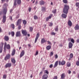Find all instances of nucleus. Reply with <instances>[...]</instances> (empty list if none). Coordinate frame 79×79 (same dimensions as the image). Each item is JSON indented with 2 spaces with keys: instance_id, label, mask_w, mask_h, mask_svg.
<instances>
[{
  "instance_id": "1",
  "label": "nucleus",
  "mask_w": 79,
  "mask_h": 79,
  "mask_svg": "<svg viewBox=\"0 0 79 79\" xmlns=\"http://www.w3.org/2000/svg\"><path fill=\"white\" fill-rule=\"evenodd\" d=\"M69 10V6L66 4L64 5V7L63 9V12L64 13L67 15L68 13V10Z\"/></svg>"
},
{
  "instance_id": "2",
  "label": "nucleus",
  "mask_w": 79,
  "mask_h": 79,
  "mask_svg": "<svg viewBox=\"0 0 79 79\" xmlns=\"http://www.w3.org/2000/svg\"><path fill=\"white\" fill-rule=\"evenodd\" d=\"M10 58V54H7L6 56L4 58L5 60H6V61L7 60H8V59H9Z\"/></svg>"
},
{
  "instance_id": "3",
  "label": "nucleus",
  "mask_w": 79,
  "mask_h": 79,
  "mask_svg": "<svg viewBox=\"0 0 79 79\" xmlns=\"http://www.w3.org/2000/svg\"><path fill=\"white\" fill-rule=\"evenodd\" d=\"M59 65H64L65 64V61L62 60L61 62V61H59Z\"/></svg>"
},
{
  "instance_id": "4",
  "label": "nucleus",
  "mask_w": 79,
  "mask_h": 79,
  "mask_svg": "<svg viewBox=\"0 0 79 79\" xmlns=\"http://www.w3.org/2000/svg\"><path fill=\"white\" fill-rule=\"evenodd\" d=\"M11 66V63H8L6 64L5 68H10Z\"/></svg>"
},
{
  "instance_id": "5",
  "label": "nucleus",
  "mask_w": 79,
  "mask_h": 79,
  "mask_svg": "<svg viewBox=\"0 0 79 79\" xmlns=\"http://www.w3.org/2000/svg\"><path fill=\"white\" fill-rule=\"evenodd\" d=\"M3 14L5 15H6V12H7V9L6 7L5 8L3 9Z\"/></svg>"
},
{
  "instance_id": "6",
  "label": "nucleus",
  "mask_w": 79,
  "mask_h": 79,
  "mask_svg": "<svg viewBox=\"0 0 79 79\" xmlns=\"http://www.w3.org/2000/svg\"><path fill=\"white\" fill-rule=\"evenodd\" d=\"M39 33H38L36 36V37L35 39V43H36V42L37 41V40L38 39H39Z\"/></svg>"
},
{
  "instance_id": "7",
  "label": "nucleus",
  "mask_w": 79,
  "mask_h": 79,
  "mask_svg": "<svg viewBox=\"0 0 79 79\" xmlns=\"http://www.w3.org/2000/svg\"><path fill=\"white\" fill-rule=\"evenodd\" d=\"M48 75L47 74L44 75L42 77V79H47Z\"/></svg>"
},
{
  "instance_id": "8",
  "label": "nucleus",
  "mask_w": 79,
  "mask_h": 79,
  "mask_svg": "<svg viewBox=\"0 0 79 79\" xmlns=\"http://www.w3.org/2000/svg\"><path fill=\"white\" fill-rule=\"evenodd\" d=\"M22 33L24 35H26L27 34V32L26 30H22Z\"/></svg>"
},
{
  "instance_id": "9",
  "label": "nucleus",
  "mask_w": 79,
  "mask_h": 79,
  "mask_svg": "<svg viewBox=\"0 0 79 79\" xmlns=\"http://www.w3.org/2000/svg\"><path fill=\"white\" fill-rule=\"evenodd\" d=\"M2 22L3 23L6 22V15H4L3 17V20Z\"/></svg>"
},
{
  "instance_id": "10",
  "label": "nucleus",
  "mask_w": 79,
  "mask_h": 79,
  "mask_svg": "<svg viewBox=\"0 0 79 79\" xmlns=\"http://www.w3.org/2000/svg\"><path fill=\"white\" fill-rule=\"evenodd\" d=\"M73 45V43H71V42H69V48H72Z\"/></svg>"
},
{
  "instance_id": "11",
  "label": "nucleus",
  "mask_w": 79,
  "mask_h": 79,
  "mask_svg": "<svg viewBox=\"0 0 79 79\" xmlns=\"http://www.w3.org/2000/svg\"><path fill=\"white\" fill-rule=\"evenodd\" d=\"M75 29L76 30H78V29H79V25H78V24H77L75 26Z\"/></svg>"
},
{
  "instance_id": "12",
  "label": "nucleus",
  "mask_w": 79,
  "mask_h": 79,
  "mask_svg": "<svg viewBox=\"0 0 79 79\" xmlns=\"http://www.w3.org/2000/svg\"><path fill=\"white\" fill-rule=\"evenodd\" d=\"M61 17L63 18H66V17H67V14H63L61 15Z\"/></svg>"
},
{
  "instance_id": "13",
  "label": "nucleus",
  "mask_w": 79,
  "mask_h": 79,
  "mask_svg": "<svg viewBox=\"0 0 79 79\" xmlns=\"http://www.w3.org/2000/svg\"><path fill=\"white\" fill-rule=\"evenodd\" d=\"M16 37H19V36H21V33H20V31H18L17 32L16 34Z\"/></svg>"
},
{
  "instance_id": "14",
  "label": "nucleus",
  "mask_w": 79,
  "mask_h": 79,
  "mask_svg": "<svg viewBox=\"0 0 79 79\" xmlns=\"http://www.w3.org/2000/svg\"><path fill=\"white\" fill-rule=\"evenodd\" d=\"M24 55V51L23 50L22 51V52L20 54V58L22 57V56H23Z\"/></svg>"
},
{
  "instance_id": "15",
  "label": "nucleus",
  "mask_w": 79,
  "mask_h": 79,
  "mask_svg": "<svg viewBox=\"0 0 79 79\" xmlns=\"http://www.w3.org/2000/svg\"><path fill=\"white\" fill-rule=\"evenodd\" d=\"M4 40H6V41H8V40H9V37L8 36H5L4 37Z\"/></svg>"
},
{
  "instance_id": "16",
  "label": "nucleus",
  "mask_w": 79,
  "mask_h": 79,
  "mask_svg": "<svg viewBox=\"0 0 79 79\" xmlns=\"http://www.w3.org/2000/svg\"><path fill=\"white\" fill-rule=\"evenodd\" d=\"M21 23V19H19L17 23V26H18L19 24H20Z\"/></svg>"
},
{
  "instance_id": "17",
  "label": "nucleus",
  "mask_w": 79,
  "mask_h": 79,
  "mask_svg": "<svg viewBox=\"0 0 79 79\" xmlns=\"http://www.w3.org/2000/svg\"><path fill=\"white\" fill-rule=\"evenodd\" d=\"M11 61L12 63H14V64H15V63H16V60H15V59H14V58H11Z\"/></svg>"
},
{
  "instance_id": "18",
  "label": "nucleus",
  "mask_w": 79,
  "mask_h": 79,
  "mask_svg": "<svg viewBox=\"0 0 79 79\" xmlns=\"http://www.w3.org/2000/svg\"><path fill=\"white\" fill-rule=\"evenodd\" d=\"M58 61H56L54 64V68H56L57 66H58Z\"/></svg>"
},
{
  "instance_id": "19",
  "label": "nucleus",
  "mask_w": 79,
  "mask_h": 79,
  "mask_svg": "<svg viewBox=\"0 0 79 79\" xmlns=\"http://www.w3.org/2000/svg\"><path fill=\"white\" fill-rule=\"evenodd\" d=\"M68 24L69 26H72V22L70 20H69L68 22Z\"/></svg>"
},
{
  "instance_id": "20",
  "label": "nucleus",
  "mask_w": 79,
  "mask_h": 79,
  "mask_svg": "<svg viewBox=\"0 0 79 79\" xmlns=\"http://www.w3.org/2000/svg\"><path fill=\"white\" fill-rule=\"evenodd\" d=\"M46 48L47 50H49L51 48H52V46H48Z\"/></svg>"
},
{
  "instance_id": "21",
  "label": "nucleus",
  "mask_w": 79,
  "mask_h": 79,
  "mask_svg": "<svg viewBox=\"0 0 79 79\" xmlns=\"http://www.w3.org/2000/svg\"><path fill=\"white\" fill-rule=\"evenodd\" d=\"M40 5H44V2L43 1H41L39 2Z\"/></svg>"
},
{
  "instance_id": "22",
  "label": "nucleus",
  "mask_w": 79,
  "mask_h": 79,
  "mask_svg": "<svg viewBox=\"0 0 79 79\" xmlns=\"http://www.w3.org/2000/svg\"><path fill=\"white\" fill-rule=\"evenodd\" d=\"M47 42V41H45V39L44 38H43L41 40V44H43V43H44V42Z\"/></svg>"
},
{
  "instance_id": "23",
  "label": "nucleus",
  "mask_w": 79,
  "mask_h": 79,
  "mask_svg": "<svg viewBox=\"0 0 79 79\" xmlns=\"http://www.w3.org/2000/svg\"><path fill=\"white\" fill-rule=\"evenodd\" d=\"M15 49H13L12 53V56H13L15 55Z\"/></svg>"
},
{
  "instance_id": "24",
  "label": "nucleus",
  "mask_w": 79,
  "mask_h": 79,
  "mask_svg": "<svg viewBox=\"0 0 79 79\" xmlns=\"http://www.w3.org/2000/svg\"><path fill=\"white\" fill-rule=\"evenodd\" d=\"M73 53H71L70 54V57L69 59V60H70L71 58H73Z\"/></svg>"
},
{
  "instance_id": "25",
  "label": "nucleus",
  "mask_w": 79,
  "mask_h": 79,
  "mask_svg": "<svg viewBox=\"0 0 79 79\" xmlns=\"http://www.w3.org/2000/svg\"><path fill=\"white\" fill-rule=\"evenodd\" d=\"M21 3V0H17V3L18 5H20Z\"/></svg>"
},
{
  "instance_id": "26",
  "label": "nucleus",
  "mask_w": 79,
  "mask_h": 79,
  "mask_svg": "<svg viewBox=\"0 0 79 79\" xmlns=\"http://www.w3.org/2000/svg\"><path fill=\"white\" fill-rule=\"evenodd\" d=\"M64 74L63 73L61 74V78H62V79H64Z\"/></svg>"
},
{
  "instance_id": "27",
  "label": "nucleus",
  "mask_w": 79,
  "mask_h": 79,
  "mask_svg": "<svg viewBox=\"0 0 79 79\" xmlns=\"http://www.w3.org/2000/svg\"><path fill=\"white\" fill-rule=\"evenodd\" d=\"M11 28H12L13 29H15V25L13 24H11Z\"/></svg>"
},
{
  "instance_id": "28",
  "label": "nucleus",
  "mask_w": 79,
  "mask_h": 79,
  "mask_svg": "<svg viewBox=\"0 0 79 79\" xmlns=\"http://www.w3.org/2000/svg\"><path fill=\"white\" fill-rule=\"evenodd\" d=\"M44 73L45 74H48L49 73L48 72V71H47V70H45L44 72Z\"/></svg>"
},
{
  "instance_id": "29",
  "label": "nucleus",
  "mask_w": 79,
  "mask_h": 79,
  "mask_svg": "<svg viewBox=\"0 0 79 79\" xmlns=\"http://www.w3.org/2000/svg\"><path fill=\"white\" fill-rule=\"evenodd\" d=\"M6 47L8 49H10V44H8Z\"/></svg>"
},
{
  "instance_id": "30",
  "label": "nucleus",
  "mask_w": 79,
  "mask_h": 79,
  "mask_svg": "<svg viewBox=\"0 0 79 79\" xmlns=\"http://www.w3.org/2000/svg\"><path fill=\"white\" fill-rule=\"evenodd\" d=\"M33 30V27H29V31L30 32H32Z\"/></svg>"
},
{
  "instance_id": "31",
  "label": "nucleus",
  "mask_w": 79,
  "mask_h": 79,
  "mask_svg": "<svg viewBox=\"0 0 79 79\" xmlns=\"http://www.w3.org/2000/svg\"><path fill=\"white\" fill-rule=\"evenodd\" d=\"M67 66L68 67H70V66H71V63L68 62L67 64Z\"/></svg>"
},
{
  "instance_id": "32",
  "label": "nucleus",
  "mask_w": 79,
  "mask_h": 79,
  "mask_svg": "<svg viewBox=\"0 0 79 79\" xmlns=\"http://www.w3.org/2000/svg\"><path fill=\"white\" fill-rule=\"evenodd\" d=\"M11 35L12 37H14L15 35V32L13 31L11 32Z\"/></svg>"
},
{
  "instance_id": "33",
  "label": "nucleus",
  "mask_w": 79,
  "mask_h": 79,
  "mask_svg": "<svg viewBox=\"0 0 79 79\" xmlns=\"http://www.w3.org/2000/svg\"><path fill=\"white\" fill-rule=\"evenodd\" d=\"M42 10L43 11H45V8L44 7H42Z\"/></svg>"
},
{
  "instance_id": "34",
  "label": "nucleus",
  "mask_w": 79,
  "mask_h": 79,
  "mask_svg": "<svg viewBox=\"0 0 79 79\" xmlns=\"http://www.w3.org/2000/svg\"><path fill=\"white\" fill-rule=\"evenodd\" d=\"M34 19H38V17H37L36 15H35L34 16Z\"/></svg>"
},
{
  "instance_id": "35",
  "label": "nucleus",
  "mask_w": 79,
  "mask_h": 79,
  "mask_svg": "<svg viewBox=\"0 0 79 79\" xmlns=\"http://www.w3.org/2000/svg\"><path fill=\"white\" fill-rule=\"evenodd\" d=\"M23 24H24V25H25V24H26V23H27L26 21L25 20H23Z\"/></svg>"
},
{
  "instance_id": "36",
  "label": "nucleus",
  "mask_w": 79,
  "mask_h": 79,
  "mask_svg": "<svg viewBox=\"0 0 79 79\" xmlns=\"http://www.w3.org/2000/svg\"><path fill=\"white\" fill-rule=\"evenodd\" d=\"M18 0H15L14 1V6H16L17 5L16 2H17V1Z\"/></svg>"
},
{
  "instance_id": "37",
  "label": "nucleus",
  "mask_w": 79,
  "mask_h": 79,
  "mask_svg": "<svg viewBox=\"0 0 79 79\" xmlns=\"http://www.w3.org/2000/svg\"><path fill=\"white\" fill-rule=\"evenodd\" d=\"M3 51V48L0 47V53H2V51Z\"/></svg>"
},
{
  "instance_id": "38",
  "label": "nucleus",
  "mask_w": 79,
  "mask_h": 79,
  "mask_svg": "<svg viewBox=\"0 0 79 79\" xmlns=\"http://www.w3.org/2000/svg\"><path fill=\"white\" fill-rule=\"evenodd\" d=\"M63 2L64 3H68V1L67 0H63Z\"/></svg>"
},
{
  "instance_id": "39",
  "label": "nucleus",
  "mask_w": 79,
  "mask_h": 79,
  "mask_svg": "<svg viewBox=\"0 0 79 79\" xmlns=\"http://www.w3.org/2000/svg\"><path fill=\"white\" fill-rule=\"evenodd\" d=\"M1 46L0 47H2V48H3L4 44L3 43V42H1Z\"/></svg>"
},
{
  "instance_id": "40",
  "label": "nucleus",
  "mask_w": 79,
  "mask_h": 79,
  "mask_svg": "<svg viewBox=\"0 0 79 79\" xmlns=\"http://www.w3.org/2000/svg\"><path fill=\"white\" fill-rule=\"evenodd\" d=\"M71 42H72L73 44H74V40L72 38V39L71 40Z\"/></svg>"
},
{
  "instance_id": "41",
  "label": "nucleus",
  "mask_w": 79,
  "mask_h": 79,
  "mask_svg": "<svg viewBox=\"0 0 79 79\" xmlns=\"http://www.w3.org/2000/svg\"><path fill=\"white\" fill-rule=\"evenodd\" d=\"M56 9H55L52 11L53 13H56Z\"/></svg>"
},
{
  "instance_id": "42",
  "label": "nucleus",
  "mask_w": 79,
  "mask_h": 79,
  "mask_svg": "<svg viewBox=\"0 0 79 79\" xmlns=\"http://www.w3.org/2000/svg\"><path fill=\"white\" fill-rule=\"evenodd\" d=\"M6 76H7L6 74L4 75H3V78H4V79H6Z\"/></svg>"
},
{
  "instance_id": "43",
  "label": "nucleus",
  "mask_w": 79,
  "mask_h": 79,
  "mask_svg": "<svg viewBox=\"0 0 79 79\" xmlns=\"http://www.w3.org/2000/svg\"><path fill=\"white\" fill-rule=\"evenodd\" d=\"M58 26H57L56 27V28L55 29V30L56 31H58Z\"/></svg>"
},
{
  "instance_id": "44",
  "label": "nucleus",
  "mask_w": 79,
  "mask_h": 79,
  "mask_svg": "<svg viewBox=\"0 0 79 79\" xmlns=\"http://www.w3.org/2000/svg\"><path fill=\"white\" fill-rule=\"evenodd\" d=\"M6 3H5L3 6V8H6Z\"/></svg>"
},
{
  "instance_id": "45",
  "label": "nucleus",
  "mask_w": 79,
  "mask_h": 79,
  "mask_svg": "<svg viewBox=\"0 0 79 79\" xmlns=\"http://www.w3.org/2000/svg\"><path fill=\"white\" fill-rule=\"evenodd\" d=\"M53 55V52H51L50 54V56H52Z\"/></svg>"
},
{
  "instance_id": "46",
  "label": "nucleus",
  "mask_w": 79,
  "mask_h": 79,
  "mask_svg": "<svg viewBox=\"0 0 79 79\" xmlns=\"http://www.w3.org/2000/svg\"><path fill=\"white\" fill-rule=\"evenodd\" d=\"M42 73H43V72L41 71L40 72L39 76H42Z\"/></svg>"
},
{
  "instance_id": "47",
  "label": "nucleus",
  "mask_w": 79,
  "mask_h": 79,
  "mask_svg": "<svg viewBox=\"0 0 79 79\" xmlns=\"http://www.w3.org/2000/svg\"><path fill=\"white\" fill-rule=\"evenodd\" d=\"M18 28V29H21V25L19 26Z\"/></svg>"
},
{
  "instance_id": "48",
  "label": "nucleus",
  "mask_w": 79,
  "mask_h": 79,
  "mask_svg": "<svg viewBox=\"0 0 79 79\" xmlns=\"http://www.w3.org/2000/svg\"><path fill=\"white\" fill-rule=\"evenodd\" d=\"M6 43L5 42V44H4V47H6L7 45H6Z\"/></svg>"
},
{
  "instance_id": "49",
  "label": "nucleus",
  "mask_w": 79,
  "mask_h": 79,
  "mask_svg": "<svg viewBox=\"0 0 79 79\" xmlns=\"http://www.w3.org/2000/svg\"><path fill=\"white\" fill-rule=\"evenodd\" d=\"M76 5L77 6H79V2L76 3Z\"/></svg>"
},
{
  "instance_id": "50",
  "label": "nucleus",
  "mask_w": 79,
  "mask_h": 79,
  "mask_svg": "<svg viewBox=\"0 0 79 79\" xmlns=\"http://www.w3.org/2000/svg\"><path fill=\"white\" fill-rule=\"evenodd\" d=\"M52 35H55V34H56V33L54 32H52Z\"/></svg>"
},
{
  "instance_id": "51",
  "label": "nucleus",
  "mask_w": 79,
  "mask_h": 79,
  "mask_svg": "<svg viewBox=\"0 0 79 79\" xmlns=\"http://www.w3.org/2000/svg\"><path fill=\"white\" fill-rule=\"evenodd\" d=\"M46 21H48V20H49V19L48 18V17H47L46 19Z\"/></svg>"
},
{
  "instance_id": "52",
  "label": "nucleus",
  "mask_w": 79,
  "mask_h": 79,
  "mask_svg": "<svg viewBox=\"0 0 79 79\" xmlns=\"http://www.w3.org/2000/svg\"><path fill=\"white\" fill-rule=\"evenodd\" d=\"M48 44H49L50 45H52V44L51 43V42H50L49 41H48Z\"/></svg>"
},
{
  "instance_id": "53",
  "label": "nucleus",
  "mask_w": 79,
  "mask_h": 79,
  "mask_svg": "<svg viewBox=\"0 0 79 79\" xmlns=\"http://www.w3.org/2000/svg\"><path fill=\"white\" fill-rule=\"evenodd\" d=\"M49 67H50V68H52L53 67V64H51L50 65Z\"/></svg>"
},
{
  "instance_id": "54",
  "label": "nucleus",
  "mask_w": 79,
  "mask_h": 79,
  "mask_svg": "<svg viewBox=\"0 0 79 79\" xmlns=\"http://www.w3.org/2000/svg\"><path fill=\"white\" fill-rule=\"evenodd\" d=\"M28 10L29 12H30L31 11V7L29 8Z\"/></svg>"
},
{
  "instance_id": "55",
  "label": "nucleus",
  "mask_w": 79,
  "mask_h": 79,
  "mask_svg": "<svg viewBox=\"0 0 79 79\" xmlns=\"http://www.w3.org/2000/svg\"><path fill=\"white\" fill-rule=\"evenodd\" d=\"M39 54V52L38 51H36V54H35V55H37Z\"/></svg>"
},
{
  "instance_id": "56",
  "label": "nucleus",
  "mask_w": 79,
  "mask_h": 79,
  "mask_svg": "<svg viewBox=\"0 0 79 79\" xmlns=\"http://www.w3.org/2000/svg\"><path fill=\"white\" fill-rule=\"evenodd\" d=\"M49 26H53V23H50Z\"/></svg>"
},
{
  "instance_id": "57",
  "label": "nucleus",
  "mask_w": 79,
  "mask_h": 79,
  "mask_svg": "<svg viewBox=\"0 0 79 79\" xmlns=\"http://www.w3.org/2000/svg\"><path fill=\"white\" fill-rule=\"evenodd\" d=\"M55 58H58V55L56 54L55 56Z\"/></svg>"
},
{
  "instance_id": "58",
  "label": "nucleus",
  "mask_w": 79,
  "mask_h": 79,
  "mask_svg": "<svg viewBox=\"0 0 79 79\" xmlns=\"http://www.w3.org/2000/svg\"><path fill=\"white\" fill-rule=\"evenodd\" d=\"M71 39H71V38H70L68 39V40L69 41H71Z\"/></svg>"
},
{
  "instance_id": "59",
  "label": "nucleus",
  "mask_w": 79,
  "mask_h": 79,
  "mask_svg": "<svg viewBox=\"0 0 79 79\" xmlns=\"http://www.w3.org/2000/svg\"><path fill=\"white\" fill-rule=\"evenodd\" d=\"M10 19H11V21H13V19H12V17L10 16Z\"/></svg>"
},
{
  "instance_id": "60",
  "label": "nucleus",
  "mask_w": 79,
  "mask_h": 79,
  "mask_svg": "<svg viewBox=\"0 0 79 79\" xmlns=\"http://www.w3.org/2000/svg\"><path fill=\"white\" fill-rule=\"evenodd\" d=\"M4 52H6V47H4Z\"/></svg>"
},
{
  "instance_id": "61",
  "label": "nucleus",
  "mask_w": 79,
  "mask_h": 79,
  "mask_svg": "<svg viewBox=\"0 0 79 79\" xmlns=\"http://www.w3.org/2000/svg\"><path fill=\"white\" fill-rule=\"evenodd\" d=\"M53 79H57V76H56L54 77V78Z\"/></svg>"
},
{
  "instance_id": "62",
  "label": "nucleus",
  "mask_w": 79,
  "mask_h": 79,
  "mask_svg": "<svg viewBox=\"0 0 79 79\" xmlns=\"http://www.w3.org/2000/svg\"><path fill=\"white\" fill-rule=\"evenodd\" d=\"M19 15H18L16 16V19H18V18H19Z\"/></svg>"
},
{
  "instance_id": "63",
  "label": "nucleus",
  "mask_w": 79,
  "mask_h": 79,
  "mask_svg": "<svg viewBox=\"0 0 79 79\" xmlns=\"http://www.w3.org/2000/svg\"><path fill=\"white\" fill-rule=\"evenodd\" d=\"M77 43H79V39H78L77 40Z\"/></svg>"
},
{
  "instance_id": "64",
  "label": "nucleus",
  "mask_w": 79,
  "mask_h": 79,
  "mask_svg": "<svg viewBox=\"0 0 79 79\" xmlns=\"http://www.w3.org/2000/svg\"><path fill=\"white\" fill-rule=\"evenodd\" d=\"M71 73V72L70 70H69L68 73L69 74H70Z\"/></svg>"
}]
</instances>
